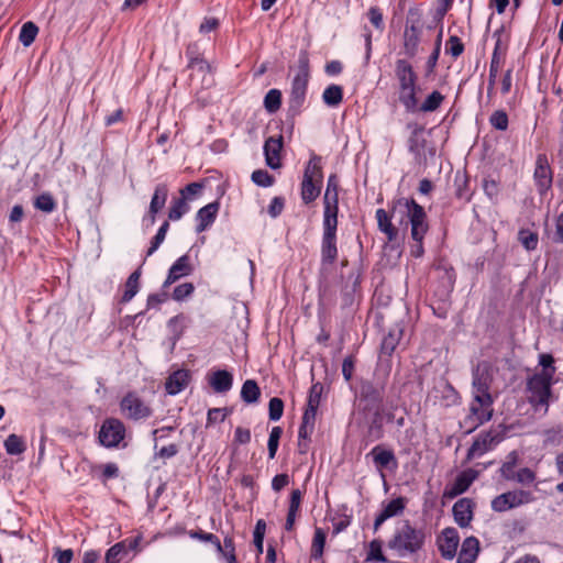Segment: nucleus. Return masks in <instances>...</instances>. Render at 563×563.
I'll list each match as a JSON object with an SVG mask.
<instances>
[{"label": "nucleus", "mask_w": 563, "mask_h": 563, "mask_svg": "<svg viewBox=\"0 0 563 563\" xmlns=\"http://www.w3.org/2000/svg\"><path fill=\"white\" fill-rule=\"evenodd\" d=\"M479 541L475 537H467L461 545L457 563H474L479 553Z\"/></svg>", "instance_id": "obj_20"}, {"label": "nucleus", "mask_w": 563, "mask_h": 563, "mask_svg": "<svg viewBox=\"0 0 563 563\" xmlns=\"http://www.w3.org/2000/svg\"><path fill=\"white\" fill-rule=\"evenodd\" d=\"M34 207L46 213H51L56 209V201L48 192H43L34 200Z\"/></svg>", "instance_id": "obj_42"}, {"label": "nucleus", "mask_w": 563, "mask_h": 563, "mask_svg": "<svg viewBox=\"0 0 563 563\" xmlns=\"http://www.w3.org/2000/svg\"><path fill=\"white\" fill-rule=\"evenodd\" d=\"M553 379V371L538 373L530 377L527 382V398L536 411L543 415L548 412L549 404L552 398L551 385Z\"/></svg>", "instance_id": "obj_4"}, {"label": "nucleus", "mask_w": 563, "mask_h": 563, "mask_svg": "<svg viewBox=\"0 0 563 563\" xmlns=\"http://www.w3.org/2000/svg\"><path fill=\"white\" fill-rule=\"evenodd\" d=\"M532 494L526 490H512L504 493L492 500V508L495 511L504 512L509 509L532 501Z\"/></svg>", "instance_id": "obj_7"}, {"label": "nucleus", "mask_w": 563, "mask_h": 563, "mask_svg": "<svg viewBox=\"0 0 563 563\" xmlns=\"http://www.w3.org/2000/svg\"><path fill=\"white\" fill-rule=\"evenodd\" d=\"M518 454L514 451L507 456V461L501 465L500 473L505 479H515V466L517 464Z\"/></svg>", "instance_id": "obj_45"}, {"label": "nucleus", "mask_w": 563, "mask_h": 563, "mask_svg": "<svg viewBox=\"0 0 563 563\" xmlns=\"http://www.w3.org/2000/svg\"><path fill=\"white\" fill-rule=\"evenodd\" d=\"M252 180L261 187H269L274 184V177L264 169H257L252 173Z\"/></svg>", "instance_id": "obj_54"}, {"label": "nucleus", "mask_w": 563, "mask_h": 563, "mask_svg": "<svg viewBox=\"0 0 563 563\" xmlns=\"http://www.w3.org/2000/svg\"><path fill=\"white\" fill-rule=\"evenodd\" d=\"M338 206H324L323 236H336Z\"/></svg>", "instance_id": "obj_27"}, {"label": "nucleus", "mask_w": 563, "mask_h": 563, "mask_svg": "<svg viewBox=\"0 0 563 563\" xmlns=\"http://www.w3.org/2000/svg\"><path fill=\"white\" fill-rule=\"evenodd\" d=\"M128 554L126 541L112 545L106 553L107 563H119Z\"/></svg>", "instance_id": "obj_39"}, {"label": "nucleus", "mask_w": 563, "mask_h": 563, "mask_svg": "<svg viewBox=\"0 0 563 563\" xmlns=\"http://www.w3.org/2000/svg\"><path fill=\"white\" fill-rule=\"evenodd\" d=\"M396 78L399 82V101L407 111L417 109V75L412 66L405 59H398L395 66Z\"/></svg>", "instance_id": "obj_5"}, {"label": "nucleus", "mask_w": 563, "mask_h": 563, "mask_svg": "<svg viewBox=\"0 0 563 563\" xmlns=\"http://www.w3.org/2000/svg\"><path fill=\"white\" fill-rule=\"evenodd\" d=\"M219 211L218 202H210L207 206L199 209L197 212V232L200 233L205 231L210 224L216 220L217 213Z\"/></svg>", "instance_id": "obj_23"}, {"label": "nucleus", "mask_w": 563, "mask_h": 563, "mask_svg": "<svg viewBox=\"0 0 563 563\" xmlns=\"http://www.w3.org/2000/svg\"><path fill=\"white\" fill-rule=\"evenodd\" d=\"M518 241L527 251H534L539 243L538 233L529 229H521L518 232Z\"/></svg>", "instance_id": "obj_38"}, {"label": "nucleus", "mask_w": 563, "mask_h": 563, "mask_svg": "<svg viewBox=\"0 0 563 563\" xmlns=\"http://www.w3.org/2000/svg\"><path fill=\"white\" fill-rule=\"evenodd\" d=\"M405 506H406V499L404 497H398L396 499H393L387 505H385L374 521V530L377 531L378 528L387 519H389L394 516L400 515L404 511Z\"/></svg>", "instance_id": "obj_17"}, {"label": "nucleus", "mask_w": 563, "mask_h": 563, "mask_svg": "<svg viewBox=\"0 0 563 563\" xmlns=\"http://www.w3.org/2000/svg\"><path fill=\"white\" fill-rule=\"evenodd\" d=\"M303 179L321 183L322 169L320 165V157L316 155L311 157V159L308 162L306 166Z\"/></svg>", "instance_id": "obj_32"}, {"label": "nucleus", "mask_w": 563, "mask_h": 563, "mask_svg": "<svg viewBox=\"0 0 563 563\" xmlns=\"http://www.w3.org/2000/svg\"><path fill=\"white\" fill-rule=\"evenodd\" d=\"M423 530L412 527L408 521L399 525L388 541V548L401 558L418 552L424 544Z\"/></svg>", "instance_id": "obj_3"}, {"label": "nucleus", "mask_w": 563, "mask_h": 563, "mask_svg": "<svg viewBox=\"0 0 563 563\" xmlns=\"http://www.w3.org/2000/svg\"><path fill=\"white\" fill-rule=\"evenodd\" d=\"M251 441V431L246 428L238 427L234 431V442L246 444Z\"/></svg>", "instance_id": "obj_62"}, {"label": "nucleus", "mask_w": 563, "mask_h": 563, "mask_svg": "<svg viewBox=\"0 0 563 563\" xmlns=\"http://www.w3.org/2000/svg\"><path fill=\"white\" fill-rule=\"evenodd\" d=\"M494 36H497L495 48L492 55L490 66H489V76H488V93H490L494 89L496 78L498 75V71L503 64V58L506 53V47L501 44V38L499 34H494Z\"/></svg>", "instance_id": "obj_14"}, {"label": "nucleus", "mask_w": 563, "mask_h": 563, "mask_svg": "<svg viewBox=\"0 0 563 563\" xmlns=\"http://www.w3.org/2000/svg\"><path fill=\"white\" fill-rule=\"evenodd\" d=\"M492 382L493 366L488 362L478 363L473 372V400L470 406V415L466 417V423L471 428H476L493 417V397L489 393Z\"/></svg>", "instance_id": "obj_1"}, {"label": "nucleus", "mask_w": 563, "mask_h": 563, "mask_svg": "<svg viewBox=\"0 0 563 563\" xmlns=\"http://www.w3.org/2000/svg\"><path fill=\"white\" fill-rule=\"evenodd\" d=\"M404 218H407V216L397 214L396 217L393 216V210L390 213H388L384 209H377L376 210V220L378 224V229L386 234L389 242L395 241L398 236V230L393 224V219H399V222L402 223Z\"/></svg>", "instance_id": "obj_12"}, {"label": "nucleus", "mask_w": 563, "mask_h": 563, "mask_svg": "<svg viewBox=\"0 0 563 563\" xmlns=\"http://www.w3.org/2000/svg\"><path fill=\"white\" fill-rule=\"evenodd\" d=\"M366 457H372L375 467L383 472L384 468H388L390 465L397 466V460L391 450L385 449L382 445L374 446Z\"/></svg>", "instance_id": "obj_15"}, {"label": "nucleus", "mask_w": 563, "mask_h": 563, "mask_svg": "<svg viewBox=\"0 0 563 563\" xmlns=\"http://www.w3.org/2000/svg\"><path fill=\"white\" fill-rule=\"evenodd\" d=\"M122 411L131 419L139 420L151 416V408L135 394H128L121 401Z\"/></svg>", "instance_id": "obj_10"}, {"label": "nucleus", "mask_w": 563, "mask_h": 563, "mask_svg": "<svg viewBox=\"0 0 563 563\" xmlns=\"http://www.w3.org/2000/svg\"><path fill=\"white\" fill-rule=\"evenodd\" d=\"M444 97L439 91H433L430 93L424 102L420 106V111L422 112H432L435 111L442 103Z\"/></svg>", "instance_id": "obj_46"}, {"label": "nucleus", "mask_w": 563, "mask_h": 563, "mask_svg": "<svg viewBox=\"0 0 563 563\" xmlns=\"http://www.w3.org/2000/svg\"><path fill=\"white\" fill-rule=\"evenodd\" d=\"M464 51V45L460 37L452 35L446 42V53L451 54L453 57H459Z\"/></svg>", "instance_id": "obj_57"}, {"label": "nucleus", "mask_w": 563, "mask_h": 563, "mask_svg": "<svg viewBox=\"0 0 563 563\" xmlns=\"http://www.w3.org/2000/svg\"><path fill=\"white\" fill-rule=\"evenodd\" d=\"M282 147H283V137L282 136H279L277 139L271 136L265 141L264 154H265L266 164L273 169H277L280 167Z\"/></svg>", "instance_id": "obj_16"}, {"label": "nucleus", "mask_w": 563, "mask_h": 563, "mask_svg": "<svg viewBox=\"0 0 563 563\" xmlns=\"http://www.w3.org/2000/svg\"><path fill=\"white\" fill-rule=\"evenodd\" d=\"M489 123L499 131H506L508 128V115L504 110H496L489 118Z\"/></svg>", "instance_id": "obj_49"}, {"label": "nucleus", "mask_w": 563, "mask_h": 563, "mask_svg": "<svg viewBox=\"0 0 563 563\" xmlns=\"http://www.w3.org/2000/svg\"><path fill=\"white\" fill-rule=\"evenodd\" d=\"M189 207L186 202L185 198H178L173 201L172 207L169 208L168 219L173 221L179 220L186 212H188Z\"/></svg>", "instance_id": "obj_44"}, {"label": "nucleus", "mask_w": 563, "mask_h": 563, "mask_svg": "<svg viewBox=\"0 0 563 563\" xmlns=\"http://www.w3.org/2000/svg\"><path fill=\"white\" fill-rule=\"evenodd\" d=\"M473 479H474V477L471 476L470 474L462 473L461 475H459L456 477V479L454 481L452 486L445 490V496L453 498L457 495L463 494L464 492H466L468 489Z\"/></svg>", "instance_id": "obj_28"}, {"label": "nucleus", "mask_w": 563, "mask_h": 563, "mask_svg": "<svg viewBox=\"0 0 563 563\" xmlns=\"http://www.w3.org/2000/svg\"><path fill=\"white\" fill-rule=\"evenodd\" d=\"M140 276H141L140 269H136L129 276V278L125 283V290L122 296L123 302H129L137 294Z\"/></svg>", "instance_id": "obj_34"}, {"label": "nucleus", "mask_w": 563, "mask_h": 563, "mask_svg": "<svg viewBox=\"0 0 563 563\" xmlns=\"http://www.w3.org/2000/svg\"><path fill=\"white\" fill-rule=\"evenodd\" d=\"M289 483V476L287 474H278L272 481V488L275 492L282 490Z\"/></svg>", "instance_id": "obj_63"}, {"label": "nucleus", "mask_w": 563, "mask_h": 563, "mask_svg": "<svg viewBox=\"0 0 563 563\" xmlns=\"http://www.w3.org/2000/svg\"><path fill=\"white\" fill-rule=\"evenodd\" d=\"M343 91L341 86L330 85L322 93L323 102L329 107H336L342 102Z\"/></svg>", "instance_id": "obj_31"}, {"label": "nucleus", "mask_w": 563, "mask_h": 563, "mask_svg": "<svg viewBox=\"0 0 563 563\" xmlns=\"http://www.w3.org/2000/svg\"><path fill=\"white\" fill-rule=\"evenodd\" d=\"M322 262L333 264L338 256L336 236H322Z\"/></svg>", "instance_id": "obj_29"}, {"label": "nucleus", "mask_w": 563, "mask_h": 563, "mask_svg": "<svg viewBox=\"0 0 563 563\" xmlns=\"http://www.w3.org/2000/svg\"><path fill=\"white\" fill-rule=\"evenodd\" d=\"M192 269L189 255L185 254L180 256L169 268L167 278L163 284V288H167L179 278L190 275Z\"/></svg>", "instance_id": "obj_13"}, {"label": "nucleus", "mask_w": 563, "mask_h": 563, "mask_svg": "<svg viewBox=\"0 0 563 563\" xmlns=\"http://www.w3.org/2000/svg\"><path fill=\"white\" fill-rule=\"evenodd\" d=\"M261 396V389L257 383L253 379H247L242 385L241 389V398L246 404H255L257 402Z\"/></svg>", "instance_id": "obj_30"}, {"label": "nucleus", "mask_w": 563, "mask_h": 563, "mask_svg": "<svg viewBox=\"0 0 563 563\" xmlns=\"http://www.w3.org/2000/svg\"><path fill=\"white\" fill-rule=\"evenodd\" d=\"M168 228H169L168 222H164L161 225L156 235L152 240L151 247L147 251V256L152 255L159 247V245L164 242Z\"/></svg>", "instance_id": "obj_56"}, {"label": "nucleus", "mask_w": 563, "mask_h": 563, "mask_svg": "<svg viewBox=\"0 0 563 563\" xmlns=\"http://www.w3.org/2000/svg\"><path fill=\"white\" fill-rule=\"evenodd\" d=\"M283 430L280 427H274L269 433L267 449L269 459H274L278 449Z\"/></svg>", "instance_id": "obj_48"}, {"label": "nucleus", "mask_w": 563, "mask_h": 563, "mask_svg": "<svg viewBox=\"0 0 563 563\" xmlns=\"http://www.w3.org/2000/svg\"><path fill=\"white\" fill-rule=\"evenodd\" d=\"M317 410L318 409H316V408H309V407L306 408L303 416H302L301 424L298 430V437L300 440H308L310 438V435L313 433L314 426H316Z\"/></svg>", "instance_id": "obj_26"}, {"label": "nucleus", "mask_w": 563, "mask_h": 563, "mask_svg": "<svg viewBox=\"0 0 563 563\" xmlns=\"http://www.w3.org/2000/svg\"><path fill=\"white\" fill-rule=\"evenodd\" d=\"M266 530V523L263 519H260L256 522L255 529H254V544L256 547L257 553H263V541H264V534Z\"/></svg>", "instance_id": "obj_55"}, {"label": "nucleus", "mask_w": 563, "mask_h": 563, "mask_svg": "<svg viewBox=\"0 0 563 563\" xmlns=\"http://www.w3.org/2000/svg\"><path fill=\"white\" fill-rule=\"evenodd\" d=\"M37 33L38 27L36 24L33 22H26L21 27L19 41L23 44V46L27 47L34 42Z\"/></svg>", "instance_id": "obj_37"}, {"label": "nucleus", "mask_w": 563, "mask_h": 563, "mask_svg": "<svg viewBox=\"0 0 563 563\" xmlns=\"http://www.w3.org/2000/svg\"><path fill=\"white\" fill-rule=\"evenodd\" d=\"M404 329L400 324H395L388 331V333L383 338L382 341V352L386 355H391V353L397 347L401 336Z\"/></svg>", "instance_id": "obj_25"}, {"label": "nucleus", "mask_w": 563, "mask_h": 563, "mask_svg": "<svg viewBox=\"0 0 563 563\" xmlns=\"http://www.w3.org/2000/svg\"><path fill=\"white\" fill-rule=\"evenodd\" d=\"M190 538L197 539L203 542H210L216 547V550H221V542L217 536L210 532H205L202 530L198 531H190L189 532Z\"/></svg>", "instance_id": "obj_52"}, {"label": "nucleus", "mask_w": 563, "mask_h": 563, "mask_svg": "<svg viewBox=\"0 0 563 563\" xmlns=\"http://www.w3.org/2000/svg\"><path fill=\"white\" fill-rule=\"evenodd\" d=\"M441 555L446 560H452L456 555L460 543V537L455 528H445L437 540Z\"/></svg>", "instance_id": "obj_11"}, {"label": "nucleus", "mask_w": 563, "mask_h": 563, "mask_svg": "<svg viewBox=\"0 0 563 563\" xmlns=\"http://www.w3.org/2000/svg\"><path fill=\"white\" fill-rule=\"evenodd\" d=\"M553 241L555 243L563 244V212L556 218L555 234Z\"/></svg>", "instance_id": "obj_64"}, {"label": "nucleus", "mask_w": 563, "mask_h": 563, "mask_svg": "<svg viewBox=\"0 0 563 563\" xmlns=\"http://www.w3.org/2000/svg\"><path fill=\"white\" fill-rule=\"evenodd\" d=\"M366 561L387 562V559L383 554V551H382L380 540L375 539V540L371 541V543L368 545Z\"/></svg>", "instance_id": "obj_47"}, {"label": "nucleus", "mask_w": 563, "mask_h": 563, "mask_svg": "<svg viewBox=\"0 0 563 563\" xmlns=\"http://www.w3.org/2000/svg\"><path fill=\"white\" fill-rule=\"evenodd\" d=\"M285 206V200L282 197H274L271 201V205L268 207V213L272 218L278 217Z\"/></svg>", "instance_id": "obj_60"}, {"label": "nucleus", "mask_w": 563, "mask_h": 563, "mask_svg": "<svg viewBox=\"0 0 563 563\" xmlns=\"http://www.w3.org/2000/svg\"><path fill=\"white\" fill-rule=\"evenodd\" d=\"M534 479H536L534 472L528 467H523L515 473L514 481H516L522 485H528V484L533 483Z\"/></svg>", "instance_id": "obj_58"}, {"label": "nucleus", "mask_w": 563, "mask_h": 563, "mask_svg": "<svg viewBox=\"0 0 563 563\" xmlns=\"http://www.w3.org/2000/svg\"><path fill=\"white\" fill-rule=\"evenodd\" d=\"M195 290L192 283H184L175 287L173 291V299L176 301H183L190 297Z\"/></svg>", "instance_id": "obj_51"}, {"label": "nucleus", "mask_w": 563, "mask_h": 563, "mask_svg": "<svg viewBox=\"0 0 563 563\" xmlns=\"http://www.w3.org/2000/svg\"><path fill=\"white\" fill-rule=\"evenodd\" d=\"M189 383V372L186 369H178L174 372L166 380L165 388L169 395H177Z\"/></svg>", "instance_id": "obj_22"}, {"label": "nucleus", "mask_w": 563, "mask_h": 563, "mask_svg": "<svg viewBox=\"0 0 563 563\" xmlns=\"http://www.w3.org/2000/svg\"><path fill=\"white\" fill-rule=\"evenodd\" d=\"M322 391L323 386L320 383L313 384L309 390L307 407L318 409Z\"/></svg>", "instance_id": "obj_53"}, {"label": "nucleus", "mask_w": 563, "mask_h": 563, "mask_svg": "<svg viewBox=\"0 0 563 563\" xmlns=\"http://www.w3.org/2000/svg\"><path fill=\"white\" fill-rule=\"evenodd\" d=\"M124 424L119 419L110 418L103 421L99 432V440L102 445L113 448L124 439Z\"/></svg>", "instance_id": "obj_8"}, {"label": "nucleus", "mask_w": 563, "mask_h": 563, "mask_svg": "<svg viewBox=\"0 0 563 563\" xmlns=\"http://www.w3.org/2000/svg\"><path fill=\"white\" fill-rule=\"evenodd\" d=\"M208 382L216 393H227L232 388L233 376L225 369H218L208 376Z\"/></svg>", "instance_id": "obj_19"}, {"label": "nucleus", "mask_w": 563, "mask_h": 563, "mask_svg": "<svg viewBox=\"0 0 563 563\" xmlns=\"http://www.w3.org/2000/svg\"><path fill=\"white\" fill-rule=\"evenodd\" d=\"M338 177L335 175H330L324 194V206H338Z\"/></svg>", "instance_id": "obj_35"}, {"label": "nucleus", "mask_w": 563, "mask_h": 563, "mask_svg": "<svg viewBox=\"0 0 563 563\" xmlns=\"http://www.w3.org/2000/svg\"><path fill=\"white\" fill-rule=\"evenodd\" d=\"M368 19L371 21V23L378 30H383L384 29V21H383V13L380 12V10L376 7H372L369 10H368Z\"/></svg>", "instance_id": "obj_59"}, {"label": "nucleus", "mask_w": 563, "mask_h": 563, "mask_svg": "<svg viewBox=\"0 0 563 563\" xmlns=\"http://www.w3.org/2000/svg\"><path fill=\"white\" fill-rule=\"evenodd\" d=\"M227 417L225 409L213 408L208 411V424L222 422Z\"/></svg>", "instance_id": "obj_61"}, {"label": "nucleus", "mask_w": 563, "mask_h": 563, "mask_svg": "<svg viewBox=\"0 0 563 563\" xmlns=\"http://www.w3.org/2000/svg\"><path fill=\"white\" fill-rule=\"evenodd\" d=\"M284 412V402L280 398L273 397L268 404V416L273 421H277L282 418Z\"/></svg>", "instance_id": "obj_50"}, {"label": "nucleus", "mask_w": 563, "mask_h": 563, "mask_svg": "<svg viewBox=\"0 0 563 563\" xmlns=\"http://www.w3.org/2000/svg\"><path fill=\"white\" fill-rule=\"evenodd\" d=\"M453 516L455 522L465 528L470 525L473 519V504L468 498H462L457 500L453 506Z\"/></svg>", "instance_id": "obj_18"}, {"label": "nucleus", "mask_w": 563, "mask_h": 563, "mask_svg": "<svg viewBox=\"0 0 563 563\" xmlns=\"http://www.w3.org/2000/svg\"><path fill=\"white\" fill-rule=\"evenodd\" d=\"M327 533L321 528H316L312 544H311V558L314 560L321 559L325 544Z\"/></svg>", "instance_id": "obj_33"}, {"label": "nucleus", "mask_w": 563, "mask_h": 563, "mask_svg": "<svg viewBox=\"0 0 563 563\" xmlns=\"http://www.w3.org/2000/svg\"><path fill=\"white\" fill-rule=\"evenodd\" d=\"M309 81V57L301 52L298 57V70L291 81L289 107L291 110H299L305 102Z\"/></svg>", "instance_id": "obj_6"}, {"label": "nucleus", "mask_w": 563, "mask_h": 563, "mask_svg": "<svg viewBox=\"0 0 563 563\" xmlns=\"http://www.w3.org/2000/svg\"><path fill=\"white\" fill-rule=\"evenodd\" d=\"M168 196V189L165 185L156 186L154 190V195L152 197L148 210V220L151 224L155 222L156 213L165 206L166 199Z\"/></svg>", "instance_id": "obj_24"}, {"label": "nucleus", "mask_w": 563, "mask_h": 563, "mask_svg": "<svg viewBox=\"0 0 563 563\" xmlns=\"http://www.w3.org/2000/svg\"><path fill=\"white\" fill-rule=\"evenodd\" d=\"M361 394L365 399L376 404H380L383 400V388L376 387L372 383L363 384Z\"/></svg>", "instance_id": "obj_43"}, {"label": "nucleus", "mask_w": 563, "mask_h": 563, "mask_svg": "<svg viewBox=\"0 0 563 563\" xmlns=\"http://www.w3.org/2000/svg\"><path fill=\"white\" fill-rule=\"evenodd\" d=\"M5 451L11 455L22 454L26 450L25 442L16 434H10L4 441Z\"/></svg>", "instance_id": "obj_36"}, {"label": "nucleus", "mask_w": 563, "mask_h": 563, "mask_svg": "<svg viewBox=\"0 0 563 563\" xmlns=\"http://www.w3.org/2000/svg\"><path fill=\"white\" fill-rule=\"evenodd\" d=\"M407 216L408 223H410L411 238L415 244L411 246V255L415 257H421L423 255L422 241L428 231V223L426 221L427 214L420 205L413 199L401 198L393 205V216L397 214Z\"/></svg>", "instance_id": "obj_2"}, {"label": "nucleus", "mask_w": 563, "mask_h": 563, "mask_svg": "<svg viewBox=\"0 0 563 563\" xmlns=\"http://www.w3.org/2000/svg\"><path fill=\"white\" fill-rule=\"evenodd\" d=\"M282 106V92L278 89H271L264 98V107L267 112L275 113Z\"/></svg>", "instance_id": "obj_40"}, {"label": "nucleus", "mask_w": 563, "mask_h": 563, "mask_svg": "<svg viewBox=\"0 0 563 563\" xmlns=\"http://www.w3.org/2000/svg\"><path fill=\"white\" fill-rule=\"evenodd\" d=\"M319 194H320V187L317 185V181H311L308 179L302 180L301 198L305 203H310L313 200H316V198L319 196Z\"/></svg>", "instance_id": "obj_41"}, {"label": "nucleus", "mask_w": 563, "mask_h": 563, "mask_svg": "<svg viewBox=\"0 0 563 563\" xmlns=\"http://www.w3.org/2000/svg\"><path fill=\"white\" fill-rule=\"evenodd\" d=\"M420 30L415 25L407 26L404 32V54L415 57L419 53Z\"/></svg>", "instance_id": "obj_21"}, {"label": "nucleus", "mask_w": 563, "mask_h": 563, "mask_svg": "<svg viewBox=\"0 0 563 563\" xmlns=\"http://www.w3.org/2000/svg\"><path fill=\"white\" fill-rule=\"evenodd\" d=\"M533 177L539 194L544 195L551 188L553 179L548 157L544 154L537 156Z\"/></svg>", "instance_id": "obj_9"}]
</instances>
